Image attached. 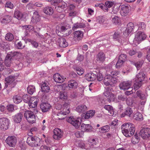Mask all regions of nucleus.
Instances as JSON below:
<instances>
[{"label":"nucleus","instance_id":"nucleus-8","mask_svg":"<svg viewBox=\"0 0 150 150\" xmlns=\"http://www.w3.org/2000/svg\"><path fill=\"white\" fill-rule=\"evenodd\" d=\"M79 118L74 117L73 116H71L68 117L67 118V122L70 123L76 128H78L80 125V123L79 122Z\"/></svg>","mask_w":150,"mask_h":150},{"label":"nucleus","instance_id":"nucleus-45","mask_svg":"<svg viewBox=\"0 0 150 150\" xmlns=\"http://www.w3.org/2000/svg\"><path fill=\"white\" fill-rule=\"evenodd\" d=\"M142 82L136 80V82L134 83V90L136 91L139 89L142 86Z\"/></svg>","mask_w":150,"mask_h":150},{"label":"nucleus","instance_id":"nucleus-33","mask_svg":"<svg viewBox=\"0 0 150 150\" xmlns=\"http://www.w3.org/2000/svg\"><path fill=\"white\" fill-rule=\"evenodd\" d=\"M85 26V25L83 23H77L73 25L72 29L74 30L78 28H84Z\"/></svg>","mask_w":150,"mask_h":150},{"label":"nucleus","instance_id":"nucleus-12","mask_svg":"<svg viewBox=\"0 0 150 150\" xmlns=\"http://www.w3.org/2000/svg\"><path fill=\"white\" fill-rule=\"evenodd\" d=\"M53 132L54 134L53 137L55 139H59L62 137V132L61 129L59 128H55L53 130Z\"/></svg>","mask_w":150,"mask_h":150},{"label":"nucleus","instance_id":"nucleus-22","mask_svg":"<svg viewBox=\"0 0 150 150\" xmlns=\"http://www.w3.org/2000/svg\"><path fill=\"white\" fill-rule=\"evenodd\" d=\"M85 78L88 81H92L96 78V75L93 73L90 72L85 75Z\"/></svg>","mask_w":150,"mask_h":150},{"label":"nucleus","instance_id":"nucleus-36","mask_svg":"<svg viewBox=\"0 0 150 150\" xmlns=\"http://www.w3.org/2000/svg\"><path fill=\"white\" fill-rule=\"evenodd\" d=\"M110 129V126L109 125H106L99 128V131L100 133H104L108 132Z\"/></svg>","mask_w":150,"mask_h":150},{"label":"nucleus","instance_id":"nucleus-16","mask_svg":"<svg viewBox=\"0 0 150 150\" xmlns=\"http://www.w3.org/2000/svg\"><path fill=\"white\" fill-rule=\"evenodd\" d=\"M23 114L21 112H19L12 116L14 122L16 123H19L21 121Z\"/></svg>","mask_w":150,"mask_h":150},{"label":"nucleus","instance_id":"nucleus-55","mask_svg":"<svg viewBox=\"0 0 150 150\" xmlns=\"http://www.w3.org/2000/svg\"><path fill=\"white\" fill-rule=\"evenodd\" d=\"M112 22L115 24H117L120 22L119 18L116 16H115L112 18Z\"/></svg>","mask_w":150,"mask_h":150},{"label":"nucleus","instance_id":"nucleus-52","mask_svg":"<svg viewBox=\"0 0 150 150\" xmlns=\"http://www.w3.org/2000/svg\"><path fill=\"white\" fill-rule=\"evenodd\" d=\"M75 70L77 74L79 75H82L84 73L83 69L81 68L76 67L75 68Z\"/></svg>","mask_w":150,"mask_h":150},{"label":"nucleus","instance_id":"nucleus-48","mask_svg":"<svg viewBox=\"0 0 150 150\" xmlns=\"http://www.w3.org/2000/svg\"><path fill=\"white\" fill-rule=\"evenodd\" d=\"M27 40L31 43L33 47L36 48L38 46V43L36 41L31 40L30 39H27Z\"/></svg>","mask_w":150,"mask_h":150},{"label":"nucleus","instance_id":"nucleus-53","mask_svg":"<svg viewBox=\"0 0 150 150\" xmlns=\"http://www.w3.org/2000/svg\"><path fill=\"white\" fill-rule=\"evenodd\" d=\"M30 96L28 95L25 94L23 95L22 99L25 103H29L30 101Z\"/></svg>","mask_w":150,"mask_h":150},{"label":"nucleus","instance_id":"nucleus-10","mask_svg":"<svg viewBox=\"0 0 150 150\" xmlns=\"http://www.w3.org/2000/svg\"><path fill=\"white\" fill-rule=\"evenodd\" d=\"M131 83V81H123L120 83L119 86L120 89L122 90H128L129 89H132V88L130 87Z\"/></svg>","mask_w":150,"mask_h":150},{"label":"nucleus","instance_id":"nucleus-46","mask_svg":"<svg viewBox=\"0 0 150 150\" xmlns=\"http://www.w3.org/2000/svg\"><path fill=\"white\" fill-rule=\"evenodd\" d=\"M104 108L108 111L111 115L113 114V110L112 107L110 105H105L104 107Z\"/></svg>","mask_w":150,"mask_h":150},{"label":"nucleus","instance_id":"nucleus-27","mask_svg":"<svg viewBox=\"0 0 150 150\" xmlns=\"http://www.w3.org/2000/svg\"><path fill=\"white\" fill-rule=\"evenodd\" d=\"M105 54L103 52H100L97 55L96 60L98 61L103 62L105 61Z\"/></svg>","mask_w":150,"mask_h":150},{"label":"nucleus","instance_id":"nucleus-29","mask_svg":"<svg viewBox=\"0 0 150 150\" xmlns=\"http://www.w3.org/2000/svg\"><path fill=\"white\" fill-rule=\"evenodd\" d=\"M23 13L20 11L18 10L15 11L13 16L18 20H21L23 18Z\"/></svg>","mask_w":150,"mask_h":150},{"label":"nucleus","instance_id":"nucleus-44","mask_svg":"<svg viewBox=\"0 0 150 150\" xmlns=\"http://www.w3.org/2000/svg\"><path fill=\"white\" fill-rule=\"evenodd\" d=\"M139 138L138 134L136 133L135 135L132 137L131 141L133 144H135L139 142Z\"/></svg>","mask_w":150,"mask_h":150},{"label":"nucleus","instance_id":"nucleus-54","mask_svg":"<svg viewBox=\"0 0 150 150\" xmlns=\"http://www.w3.org/2000/svg\"><path fill=\"white\" fill-rule=\"evenodd\" d=\"M105 20V18L103 16H99L97 18V21L100 23H103Z\"/></svg>","mask_w":150,"mask_h":150},{"label":"nucleus","instance_id":"nucleus-23","mask_svg":"<svg viewBox=\"0 0 150 150\" xmlns=\"http://www.w3.org/2000/svg\"><path fill=\"white\" fill-rule=\"evenodd\" d=\"M78 86L77 82L75 80H71L68 83V86L70 88L75 89Z\"/></svg>","mask_w":150,"mask_h":150},{"label":"nucleus","instance_id":"nucleus-62","mask_svg":"<svg viewBox=\"0 0 150 150\" xmlns=\"http://www.w3.org/2000/svg\"><path fill=\"white\" fill-rule=\"evenodd\" d=\"M83 134L82 132L77 131L75 132V135L77 137H81L83 136Z\"/></svg>","mask_w":150,"mask_h":150},{"label":"nucleus","instance_id":"nucleus-6","mask_svg":"<svg viewBox=\"0 0 150 150\" xmlns=\"http://www.w3.org/2000/svg\"><path fill=\"white\" fill-rule=\"evenodd\" d=\"M103 83L106 86H112L113 84L117 82L115 78H114L110 74H107L103 80Z\"/></svg>","mask_w":150,"mask_h":150},{"label":"nucleus","instance_id":"nucleus-32","mask_svg":"<svg viewBox=\"0 0 150 150\" xmlns=\"http://www.w3.org/2000/svg\"><path fill=\"white\" fill-rule=\"evenodd\" d=\"M42 91L45 93L49 92L50 88L48 85L45 82L42 83L41 85Z\"/></svg>","mask_w":150,"mask_h":150},{"label":"nucleus","instance_id":"nucleus-24","mask_svg":"<svg viewBox=\"0 0 150 150\" xmlns=\"http://www.w3.org/2000/svg\"><path fill=\"white\" fill-rule=\"evenodd\" d=\"M59 47H65L67 46L68 44L65 39L63 38H60L58 41Z\"/></svg>","mask_w":150,"mask_h":150},{"label":"nucleus","instance_id":"nucleus-38","mask_svg":"<svg viewBox=\"0 0 150 150\" xmlns=\"http://www.w3.org/2000/svg\"><path fill=\"white\" fill-rule=\"evenodd\" d=\"M14 38L13 35L10 33H7L5 36V39L8 41L10 42L12 41Z\"/></svg>","mask_w":150,"mask_h":150},{"label":"nucleus","instance_id":"nucleus-15","mask_svg":"<svg viewBox=\"0 0 150 150\" xmlns=\"http://www.w3.org/2000/svg\"><path fill=\"white\" fill-rule=\"evenodd\" d=\"M83 36V32L80 30L75 31L74 33V39L75 41L81 40Z\"/></svg>","mask_w":150,"mask_h":150},{"label":"nucleus","instance_id":"nucleus-59","mask_svg":"<svg viewBox=\"0 0 150 150\" xmlns=\"http://www.w3.org/2000/svg\"><path fill=\"white\" fill-rule=\"evenodd\" d=\"M5 7L9 8L11 9H12L13 8V4L9 1L7 2L5 5Z\"/></svg>","mask_w":150,"mask_h":150},{"label":"nucleus","instance_id":"nucleus-4","mask_svg":"<svg viewBox=\"0 0 150 150\" xmlns=\"http://www.w3.org/2000/svg\"><path fill=\"white\" fill-rule=\"evenodd\" d=\"M39 138L36 136H30L28 137L26 142L28 144L32 147L37 146H40Z\"/></svg>","mask_w":150,"mask_h":150},{"label":"nucleus","instance_id":"nucleus-43","mask_svg":"<svg viewBox=\"0 0 150 150\" xmlns=\"http://www.w3.org/2000/svg\"><path fill=\"white\" fill-rule=\"evenodd\" d=\"M18 52L13 51L9 52L7 55L6 57H7L10 59L13 60L14 57L17 55L18 54Z\"/></svg>","mask_w":150,"mask_h":150},{"label":"nucleus","instance_id":"nucleus-50","mask_svg":"<svg viewBox=\"0 0 150 150\" xmlns=\"http://www.w3.org/2000/svg\"><path fill=\"white\" fill-rule=\"evenodd\" d=\"M121 62L124 63L127 60V57L126 54H121L119 56V59Z\"/></svg>","mask_w":150,"mask_h":150},{"label":"nucleus","instance_id":"nucleus-9","mask_svg":"<svg viewBox=\"0 0 150 150\" xmlns=\"http://www.w3.org/2000/svg\"><path fill=\"white\" fill-rule=\"evenodd\" d=\"M139 134L143 139L149 138L150 137V128H145L142 129Z\"/></svg>","mask_w":150,"mask_h":150},{"label":"nucleus","instance_id":"nucleus-1","mask_svg":"<svg viewBox=\"0 0 150 150\" xmlns=\"http://www.w3.org/2000/svg\"><path fill=\"white\" fill-rule=\"evenodd\" d=\"M135 125L130 123H125L121 127L122 133L127 137L132 136L135 131Z\"/></svg>","mask_w":150,"mask_h":150},{"label":"nucleus","instance_id":"nucleus-14","mask_svg":"<svg viewBox=\"0 0 150 150\" xmlns=\"http://www.w3.org/2000/svg\"><path fill=\"white\" fill-rule=\"evenodd\" d=\"M146 35L144 32H139L135 35L134 40L137 42H140L146 39Z\"/></svg>","mask_w":150,"mask_h":150},{"label":"nucleus","instance_id":"nucleus-56","mask_svg":"<svg viewBox=\"0 0 150 150\" xmlns=\"http://www.w3.org/2000/svg\"><path fill=\"white\" fill-rule=\"evenodd\" d=\"M96 78H97L98 81H101L103 80V77L100 71H99L97 74L96 75Z\"/></svg>","mask_w":150,"mask_h":150},{"label":"nucleus","instance_id":"nucleus-64","mask_svg":"<svg viewBox=\"0 0 150 150\" xmlns=\"http://www.w3.org/2000/svg\"><path fill=\"white\" fill-rule=\"evenodd\" d=\"M7 109L9 111H12L14 110V106L13 105H9L7 106Z\"/></svg>","mask_w":150,"mask_h":150},{"label":"nucleus","instance_id":"nucleus-34","mask_svg":"<svg viewBox=\"0 0 150 150\" xmlns=\"http://www.w3.org/2000/svg\"><path fill=\"white\" fill-rule=\"evenodd\" d=\"M134 27L133 23L132 22L129 23L128 24L125 31V32L127 33V35H128V34L131 33L132 31L133 30Z\"/></svg>","mask_w":150,"mask_h":150},{"label":"nucleus","instance_id":"nucleus-26","mask_svg":"<svg viewBox=\"0 0 150 150\" xmlns=\"http://www.w3.org/2000/svg\"><path fill=\"white\" fill-rule=\"evenodd\" d=\"M145 78V75L144 73L140 72L136 75V80L142 82L144 81Z\"/></svg>","mask_w":150,"mask_h":150},{"label":"nucleus","instance_id":"nucleus-11","mask_svg":"<svg viewBox=\"0 0 150 150\" xmlns=\"http://www.w3.org/2000/svg\"><path fill=\"white\" fill-rule=\"evenodd\" d=\"M6 143L10 146L13 147L16 145L17 142V139L14 136H8L6 140Z\"/></svg>","mask_w":150,"mask_h":150},{"label":"nucleus","instance_id":"nucleus-18","mask_svg":"<svg viewBox=\"0 0 150 150\" xmlns=\"http://www.w3.org/2000/svg\"><path fill=\"white\" fill-rule=\"evenodd\" d=\"M93 127L89 124H82L81 126V129L83 132H90L92 131Z\"/></svg>","mask_w":150,"mask_h":150},{"label":"nucleus","instance_id":"nucleus-5","mask_svg":"<svg viewBox=\"0 0 150 150\" xmlns=\"http://www.w3.org/2000/svg\"><path fill=\"white\" fill-rule=\"evenodd\" d=\"M34 112L29 110L25 111L24 113V116L28 122L30 123L33 124L36 122V117Z\"/></svg>","mask_w":150,"mask_h":150},{"label":"nucleus","instance_id":"nucleus-7","mask_svg":"<svg viewBox=\"0 0 150 150\" xmlns=\"http://www.w3.org/2000/svg\"><path fill=\"white\" fill-rule=\"evenodd\" d=\"M10 122V120L6 117H3L0 118V129L3 130L7 129Z\"/></svg>","mask_w":150,"mask_h":150},{"label":"nucleus","instance_id":"nucleus-51","mask_svg":"<svg viewBox=\"0 0 150 150\" xmlns=\"http://www.w3.org/2000/svg\"><path fill=\"white\" fill-rule=\"evenodd\" d=\"M110 74H110L113 77V76H117L120 73V71H118L113 70H110Z\"/></svg>","mask_w":150,"mask_h":150},{"label":"nucleus","instance_id":"nucleus-2","mask_svg":"<svg viewBox=\"0 0 150 150\" xmlns=\"http://www.w3.org/2000/svg\"><path fill=\"white\" fill-rule=\"evenodd\" d=\"M16 78L15 76H10L5 79V86L4 89L8 88L7 90L11 91L16 86V83L15 81Z\"/></svg>","mask_w":150,"mask_h":150},{"label":"nucleus","instance_id":"nucleus-57","mask_svg":"<svg viewBox=\"0 0 150 150\" xmlns=\"http://www.w3.org/2000/svg\"><path fill=\"white\" fill-rule=\"evenodd\" d=\"M139 27L138 30H140L142 29H144L146 27V24L143 22H140L139 24Z\"/></svg>","mask_w":150,"mask_h":150},{"label":"nucleus","instance_id":"nucleus-13","mask_svg":"<svg viewBox=\"0 0 150 150\" xmlns=\"http://www.w3.org/2000/svg\"><path fill=\"white\" fill-rule=\"evenodd\" d=\"M110 88L108 87L106 88L105 91L103 93L104 95L108 98V102H110L113 100L114 95L110 90Z\"/></svg>","mask_w":150,"mask_h":150},{"label":"nucleus","instance_id":"nucleus-42","mask_svg":"<svg viewBox=\"0 0 150 150\" xmlns=\"http://www.w3.org/2000/svg\"><path fill=\"white\" fill-rule=\"evenodd\" d=\"M134 119L137 120H143L142 115L139 112H137L133 116Z\"/></svg>","mask_w":150,"mask_h":150},{"label":"nucleus","instance_id":"nucleus-61","mask_svg":"<svg viewBox=\"0 0 150 150\" xmlns=\"http://www.w3.org/2000/svg\"><path fill=\"white\" fill-rule=\"evenodd\" d=\"M89 142L93 145H96L97 143V140L94 139H89Z\"/></svg>","mask_w":150,"mask_h":150},{"label":"nucleus","instance_id":"nucleus-41","mask_svg":"<svg viewBox=\"0 0 150 150\" xmlns=\"http://www.w3.org/2000/svg\"><path fill=\"white\" fill-rule=\"evenodd\" d=\"M59 98L60 99L63 100H66L67 98V95L66 92L61 91L59 93Z\"/></svg>","mask_w":150,"mask_h":150},{"label":"nucleus","instance_id":"nucleus-25","mask_svg":"<svg viewBox=\"0 0 150 150\" xmlns=\"http://www.w3.org/2000/svg\"><path fill=\"white\" fill-rule=\"evenodd\" d=\"M88 109L86 105L82 104L78 105L76 108L77 111L79 112H83Z\"/></svg>","mask_w":150,"mask_h":150},{"label":"nucleus","instance_id":"nucleus-31","mask_svg":"<svg viewBox=\"0 0 150 150\" xmlns=\"http://www.w3.org/2000/svg\"><path fill=\"white\" fill-rule=\"evenodd\" d=\"M13 99L14 103L16 104H19L22 100V97L18 94L14 95Z\"/></svg>","mask_w":150,"mask_h":150},{"label":"nucleus","instance_id":"nucleus-49","mask_svg":"<svg viewBox=\"0 0 150 150\" xmlns=\"http://www.w3.org/2000/svg\"><path fill=\"white\" fill-rule=\"evenodd\" d=\"M13 60L6 57L5 60V64L7 67H10L11 64Z\"/></svg>","mask_w":150,"mask_h":150},{"label":"nucleus","instance_id":"nucleus-60","mask_svg":"<svg viewBox=\"0 0 150 150\" xmlns=\"http://www.w3.org/2000/svg\"><path fill=\"white\" fill-rule=\"evenodd\" d=\"M113 2L112 1H107L105 3V5L108 8L111 7L113 5Z\"/></svg>","mask_w":150,"mask_h":150},{"label":"nucleus","instance_id":"nucleus-40","mask_svg":"<svg viewBox=\"0 0 150 150\" xmlns=\"http://www.w3.org/2000/svg\"><path fill=\"white\" fill-rule=\"evenodd\" d=\"M27 90L28 93L32 95L35 91V87L33 85H29L28 86Z\"/></svg>","mask_w":150,"mask_h":150},{"label":"nucleus","instance_id":"nucleus-28","mask_svg":"<svg viewBox=\"0 0 150 150\" xmlns=\"http://www.w3.org/2000/svg\"><path fill=\"white\" fill-rule=\"evenodd\" d=\"M95 113V110H90L88 111L86 114L83 117V119H88L94 116Z\"/></svg>","mask_w":150,"mask_h":150},{"label":"nucleus","instance_id":"nucleus-63","mask_svg":"<svg viewBox=\"0 0 150 150\" xmlns=\"http://www.w3.org/2000/svg\"><path fill=\"white\" fill-rule=\"evenodd\" d=\"M126 97L122 95H120L118 96V99L122 101H124L126 100Z\"/></svg>","mask_w":150,"mask_h":150},{"label":"nucleus","instance_id":"nucleus-3","mask_svg":"<svg viewBox=\"0 0 150 150\" xmlns=\"http://www.w3.org/2000/svg\"><path fill=\"white\" fill-rule=\"evenodd\" d=\"M69 105L68 103H65L62 106V110L58 112L57 114V115L58 116V118L59 120L64 119L65 115L68 114L70 112L69 108Z\"/></svg>","mask_w":150,"mask_h":150},{"label":"nucleus","instance_id":"nucleus-20","mask_svg":"<svg viewBox=\"0 0 150 150\" xmlns=\"http://www.w3.org/2000/svg\"><path fill=\"white\" fill-rule=\"evenodd\" d=\"M129 7L127 6L124 5H122L121 6L120 13L122 16H126L129 12Z\"/></svg>","mask_w":150,"mask_h":150},{"label":"nucleus","instance_id":"nucleus-39","mask_svg":"<svg viewBox=\"0 0 150 150\" xmlns=\"http://www.w3.org/2000/svg\"><path fill=\"white\" fill-rule=\"evenodd\" d=\"M67 6L66 4L64 3H63L62 5H59L55 7V8L57 10V11L59 12H61L64 11V8H65Z\"/></svg>","mask_w":150,"mask_h":150},{"label":"nucleus","instance_id":"nucleus-30","mask_svg":"<svg viewBox=\"0 0 150 150\" xmlns=\"http://www.w3.org/2000/svg\"><path fill=\"white\" fill-rule=\"evenodd\" d=\"M38 102H37V100L33 102V103H29L28 105L30 108H33V111L35 113L38 112V111L36 108Z\"/></svg>","mask_w":150,"mask_h":150},{"label":"nucleus","instance_id":"nucleus-19","mask_svg":"<svg viewBox=\"0 0 150 150\" xmlns=\"http://www.w3.org/2000/svg\"><path fill=\"white\" fill-rule=\"evenodd\" d=\"M51 107L50 104L47 103H43L40 105V108L42 112H44L48 111Z\"/></svg>","mask_w":150,"mask_h":150},{"label":"nucleus","instance_id":"nucleus-47","mask_svg":"<svg viewBox=\"0 0 150 150\" xmlns=\"http://www.w3.org/2000/svg\"><path fill=\"white\" fill-rule=\"evenodd\" d=\"M113 38L114 39L119 42L121 38V33L118 32H115L113 35Z\"/></svg>","mask_w":150,"mask_h":150},{"label":"nucleus","instance_id":"nucleus-37","mask_svg":"<svg viewBox=\"0 0 150 150\" xmlns=\"http://www.w3.org/2000/svg\"><path fill=\"white\" fill-rule=\"evenodd\" d=\"M12 19L11 17L9 15L4 16L1 21L2 23H9Z\"/></svg>","mask_w":150,"mask_h":150},{"label":"nucleus","instance_id":"nucleus-21","mask_svg":"<svg viewBox=\"0 0 150 150\" xmlns=\"http://www.w3.org/2000/svg\"><path fill=\"white\" fill-rule=\"evenodd\" d=\"M133 112L132 109L130 107L126 108L125 112H123L121 115L122 117H124L125 116H127L129 117H131V115Z\"/></svg>","mask_w":150,"mask_h":150},{"label":"nucleus","instance_id":"nucleus-58","mask_svg":"<svg viewBox=\"0 0 150 150\" xmlns=\"http://www.w3.org/2000/svg\"><path fill=\"white\" fill-rule=\"evenodd\" d=\"M133 64L135 65L136 67L137 68V69L140 68L142 66L143 62L142 61H140L137 62L136 63H133Z\"/></svg>","mask_w":150,"mask_h":150},{"label":"nucleus","instance_id":"nucleus-35","mask_svg":"<svg viewBox=\"0 0 150 150\" xmlns=\"http://www.w3.org/2000/svg\"><path fill=\"white\" fill-rule=\"evenodd\" d=\"M44 12L47 15H52L53 13V9L50 7L47 6L44 8Z\"/></svg>","mask_w":150,"mask_h":150},{"label":"nucleus","instance_id":"nucleus-17","mask_svg":"<svg viewBox=\"0 0 150 150\" xmlns=\"http://www.w3.org/2000/svg\"><path fill=\"white\" fill-rule=\"evenodd\" d=\"M53 79L57 83H62L66 79L63 76L60 75L58 73H56L53 76Z\"/></svg>","mask_w":150,"mask_h":150}]
</instances>
